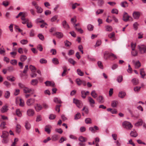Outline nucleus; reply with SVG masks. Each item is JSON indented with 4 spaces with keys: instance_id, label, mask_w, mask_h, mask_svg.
<instances>
[{
    "instance_id": "nucleus-40",
    "label": "nucleus",
    "mask_w": 146,
    "mask_h": 146,
    "mask_svg": "<svg viewBox=\"0 0 146 146\" xmlns=\"http://www.w3.org/2000/svg\"><path fill=\"white\" fill-rule=\"evenodd\" d=\"M10 93L9 91H6L4 97L6 98H9Z\"/></svg>"
},
{
    "instance_id": "nucleus-29",
    "label": "nucleus",
    "mask_w": 146,
    "mask_h": 146,
    "mask_svg": "<svg viewBox=\"0 0 146 146\" xmlns=\"http://www.w3.org/2000/svg\"><path fill=\"white\" fill-rule=\"evenodd\" d=\"M106 30L107 31H111L113 29L111 26L109 25H107L105 26Z\"/></svg>"
},
{
    "instance_id": "nucleus-50",
    "label": "nucleus",
    "mask_w": 146,
    "mask_h": 146,
    "mask_svg": "<svg viewBox=\"0 0 146 146\" xmlns=\"http://www.w3.org/2000/svg\"><path fill=\"white\" fill-rule=\"evenodd\" d=\"M104 10L102 9H99L96 12V14L97 15L99 14H101L103 13Z\"/></svg>"
},
{
    "instance_id": "nucleus-32",
    "label": "nucleus",
    "mask_w": 146,
    "mask_h": 146,
    "mask_svg": "<svg viewBox=\"0 0 146 146\" xmlns=\"http://www.w3.org/2000/svg\"><path fill=\"white\" fill-rule=\"evenodd\" d=\"M123 80V76L122 75H120L118 76L117 79V80L119 83L121 82Z\"/></svg>"
},
{
    "instance_id": "nucleus-22",
    "label": "nucleus",
    "mask_w": 146,
    "mask_h": 146,
    "mask_svg": "<svg viewBox=\"0 0 146 146\" xmlns=\"http://www.w3.org/2000/svg\"><path fill=\"white\" fill-rule=\"evenodd\" d=\"M79 141L81 142H85L87 140V139L86 138L82 136H80L78 138Z\"/></svg>"
},
{
    "instance_id": "nucleus-25",
    "label": "nucleus",
    "mask_w": 146,
    "mask_h": 146,
    "mask_svg": "<svg viewBox=\"0 0 146 146\" xmlns=\"http://www.w3.org/2000/svg\"><path fill=\"white\" fill-rule=\"evenodd\" d=\"M8 110L7 106H3L1 109V111L2 113L6 112Z\"/></svg>"
},
{
    "instance_id": "nucleus-47",
    "label": "nucleus",
    "mask_w": 146,
    "mask_h": 146,
    "mask_svg": "<svg viewBox=\"0 0 146 146\" xmlns=\"http://www.w3.org/2000/svg\"><path fill=\"white\" fill-rule=\"evenodd\" d=\"M17 60L14 59L11 60L10 61V63L13 65H15L17 64Z\"/></svg>"
},
{
    "instance_id": "nucleus-12",
    "label": "nucleus",
    "mask_w": 146,
    "mask_h": 146,
    "mask_svg": "<svg viewBox=\"0 0 146 146\" xmlns=\"http://www.w3.org/2000/svg\"><path fill=\"white\" fill-rule=\"evenodd\" d=\"M97 100L100 103H103L104 101V98L101 96H99L97 98Z\"/></svg>"
},
{
    "instance_id": "nucleus-53",
    "label": "nucleus",
    "mask_w": 146,
    "mask_h": 146,
    "mask_svg": "<svg viewBox=\"0 0 146 146\" xmlns=\"http://www.w3.org/2000/svg\"><path fill=\"white\" fill-rule=\"evenodd\" d=\"M52 139L53 141H56L58 139V136L56 135H54L52 136Z\"/></svg>"
},
{
    "instance_id": "nucleus-18",
    "label": "nucleus",
    "mask_w": 146,
    "mask_h": 146,
    "mask_svg": "<svg viewBox=\"0 0 146 146\" xmlns=\"http://www.w3.org/2000/svg\"><path fill=\"white\" fill-rule=\"evenodd\" d=\"M121 6L124 8L127 7L128 6V4L126 1H124L121 3Z\"/></svg>"
},
{
    "instance_id": "nucleus-11",
    "label": "nucleus",
    "mask_w": 146,
    "mask_h": 146,
    "mask_svg": "<svg viewBox=\"0 0 146 146\" xmlns=\"http://www.w3.org/2000/svg\"><path fill=\"white\" fill-rule=\"evenodd\" d=\"M51 127V126L50 125H46L45 126L44 130L48 133H50V129Z\"/></svg>"
},
{
    "instance_id": "nucleus-7",
    "label": "nucleus",
    "mask_w": 146,
    "mask_h": 146,
    "mask_svg": "<svg viewBox=\"0 0 146 146\" xmlns=\"http://www.w3.org/2000/svg\"><path fill=\"white\" fill-rule=\"evenodd\" d=\"M27 113L29 116H32L34 115L35 113V111L33 110L30 109L27 110Z\"/></svg>"
},
{
    "instance_id": "nucleus-52",
    "label": "nucleus",
    "mask_w": 146,
    "mask_h": 146,
    "mask_svg": "<svg viewBox=\"0 0 146 146\" xmlns=\"http://www.w3.org/2000/svg\"><path fill=\"white\" fill-rule=\"evenodd\" d=\"M3 138V139L2 140V142L3 143H7L8 141V137H2Z\"/></svg>"
},
{
    "instance_id": "nucleus-33",
    "label": "nucleus",
    "mask_w": 146,
    "mask_h": 146,
    "mask_svg": "<svg viewBox=\"0 0 146 146\" xmlns=\"http://www.w3.org/2000/svg\"><path fill=\"white\" fill-rule=\"evenodd\" d=\"M25 126L27 130H29L31 128L30 124L27 121L25 122Z\"/></svg>"
},
{
    "instance_id": "nucleus-9",
    "label": "nucleus",
    "mask_w": 146,
    "mask_h": 146,
    "mask_svg": "<svg viewBox=\"0 0 146 146\" xmlns=\"http://www.w3.org/2000/svg\"><path fill=\"white\" fill-rule=\"evenodd\" d=\"M53 35H55L58 38H62L63 36V34L60 32H56L53 34Z\"/></svg>"
},
{
    "instance_id": "nucleus-35",
    "label": "nucleus",
    "mask_w": 146,
    "mask_h": 146,
    "mask_svg": "<svg viewBox=\"0 0 146 146\" xmlns=\"http://www.w3.org/2000/svg\"><path fill=\"white\" fill-rule=\"evenodd\" d=\"M52 62L55 64H59L58 60L56 58H54L52 60Z\"/></svg>"
},
{
    "instance_id": "nucleus-60",
    "label": "nucleus",
    "mask_w": 146,
    "mask_h": 146,
    "mask_svg": "<svg viewBox=\"0 0 146 146\" xmlns=\"http://www.w3.org/2000/svg\"><path fill=\"white\" fill-rule=\"evenodd\" d=\"M40 62L41 64H46L47 63V60L45 59L41 58L40 60Z\"/></svg>"
},
{
    "instance_id": "nucleus-14",
    "label": "nucleus",
    "mask_w": 146,
    "mask_h": 146,
    "mask_svg": "<svg viewBox=\"0 0 146 146\" xmlns=\"http://www.w3.org/2000/svg\"><path fill=\"white\" fill-rule=\"evenodd\" d=\"M62 25L63 27L66 29H68L69 28V26L65 20L62 22Z\"/></svg>"
},
{
    "instance_id": "nucleus-16",
    "label": "nucleus",
    "mask_w": 146,
    "mask_h": 146,
    "mask_svg": "<svg viewBox=\"0 0 146 146\" xmlns=\"http://www.w3.org/2000/svg\"><path fill=\"white\" fill-rule=\"evenodd\" d=\"M35 108L36 111H38L42 109V107L40 105L37 104Z\"/></svg>"
},
{
    "instance_id": "nucleus-34",
    "label": "nucleus",
    "mask_w": 146,
    "mask_h": 146,
    "mask_svg": "<svg viewBox=\"0 0 146 146\" xmlns=\"http://www.w3.org/2000/svg\"><path fill=\"white\" fill-rule=\"evenodd\" d=\"M143 123V121L142 120H139L135 124V125L138 127L141 125Z\"/></svg>"
},
{
    "instance_id": "nucleus-23",
    "label": "nucleus",
    "mask_w": 146,
    "mask_h": 146,
    "mask_svg": "<svg viewBox=\"0 0 146 146\" xmlns=\"http://www.w3.org/2000/svg\"><path fill=\"white\" fill-rule=\"evenodd\" d=\"M130 135L131 136L133 137H136L137 136V134L135 130L131 131Z\"/></svg>"
},
{
    "instance_id": "nucleus-37",
    "label": "nucleus",
    "mask_w": 146,
    "mask_h": 146,
    "mask_svg": "<svg viewBox=\"0 0 146 146\" xmlns=\"http://www.w3.org/2000/svg\"><path fill=\"white\" fill-rule=\"evenodd\" d=\"M27 59V56L24 55H21L20 56V60L22 62L24 61Z\"/></svg>"
},
{
    "instance_id": "nucleus-31",
    "label": "nucleus",
    "mask_w": 146,
    "mask_h": 146,
    "mask_svg": "<svg viewBox=\"0 0 146 146\" xmlns=\"http://www.w3.org/2000/svg\"><path fill=\"white\" fill-rule=\"evenodd\" d=\"M7 79L8 80L11 82H13L15 80V78L14 77L12 76H7Z\"/></svg>"
},
{
    "instance_id": "nucleus-58",
    "label": "nucleus",
    "mask_w": 146,
    "mask_h": 146,
    "mask_svg": "<svg viewBox=\"0 0 146 146\" xmlns=\"http://www.w3.org/2000/svg\"><path fill=\"white\" fill-rule=\"evenodd\" d=\"M66 140L67 139L66 138L64 137H62L60 139L59 142L60 143H62L64 141H66Z\"/></svg>"
},
{
    "instance_id": "nucleus-24",
    "label": "nucleus",
    "mask_w": 146,
    "mask_h": 146,
    "mask_svg": "<svg viewBox=\"0 0 146 146\" xmlns=\"http://www.w3.org/2000/svg\"><path fill=\"white\" fill-rule=\"evenodd\" d=\"M89 93V91H87L85 92L84 90H82L81 92V96L83 98H86V96H84V94H85V95H87Z\"/></svg>"
},
{
    "instance_id": "nucleus-19",
    "label": "nucleus",
    "mask_w": 146,
    "mask_h": 146,
    "mask_svg": "<svg viewBox=\"0 0 146 146\" xmlns=\"http://www.w3.org/2000/svg\"><path fill=\"white\" fill-rule=\"evenodd\" d=\"M125 93L123 91L119 92L118 94L119 97L121 98H123L125 96Z\"/></svg>"
},
{
    "instance_id": "nucleus-51",
    "label": "nucleus",
    "mask_w": 146,
    "mask_h": 146,
    "mask_svg": "<svg viewBox=\"0 0 146 146\" xmlns=\"http://www.w3.org/2000/svg\"><path fill=\"white\" fill-rule=\"evenodd\" d=\"M29 68L30 69L31 71L33 72H35V71L36 69L35 66L32 65H30L29 66Z\"/></svg>"
},
{
    "instance_id": "nucleus-48",
    "label": "nucleus",
    "mask_w": 146,
    "mask_h": 146,
    "mask_svg": "<svg viewBox=\"0 0 146 146\" xmlns=\"http://www.w3.org/2000/svg\"><path fill=\"white\" fill-rule=\"evenodd\" d=\"M82 80H80L79 78H77L76 80V82L78 85L80 86L82 84Z\"/></svg>"
},
{
    "instance_id": "nucleus-30",
    "label": "nucleus",
    "mask_w": 146,
    "mask_h": 146,
    "mask_svg": "<svg viewBox=\"0 0 146 146\" xmlns=\"http://www.w3.org/2000/svg\"><path fill=\"white\" fill-rule=\"evenodd\" d=\"M31 83L33 85H36L38 84V81L37 79H33L31 80Z\"/></svg>"
},
{
    "instance_id": "nucleus-39",
    "label": "nucleus",
    "mask_w": 146,
    "mask_h": 146,
    "mask_svg": "<svg viewBox=\"0 0 146 146\" xmlns=\"http://www.w3.org/2000/svg\"><path fill=\"white\" fill-rule=\"evenodd\" d=\"M91 96L94 98H96L97 96V94L96 93L95 90H93L91 93Z\"/></svg>"
},
{
    "instance_id": "nucleus-42",
    "label": "nucleus",
    "mask_w": 146,
    "mask_h": 146,
    "mask_svg": "<svg viewBox=\"0 0 146 146\" xmlns=\"http://www.w3.org/2000/svg\"><path fill=\"white\" fill-rule=\"evenodd\" d=\"M81 115L79 113H77L75 115L74 117V119L76 120L80 119L81 117Z\"/></svg>"
},
{
    "instance_id": "nucleus-6",
    "label": "nucleus",
    "mask_w": 146,
    "mask_h": 146,
    "mask_svg": "<svg viewBox=\"0 0 146 146\" xmlns=\"http://www.w3.org/2000/svg\"><path fill=\"white\" fill-rule=\"evenodd\" d=\"M35 102V99L33 98H30L28 99L27 101V104L29 106H31L33 105Z\"/></svg>"
},
{
    "instance_id": "nucleus-45",
    "label": "nucleus",
    "mask_w": 146,
    "mask_h": 146,
    "mask_svg": "<svg viewBox=\"0 0 146 146\" xmlns=\"http://www.w3.org/2000/svg\"><path fill=\"white\" fill-rule=\"evenodd\" d=\"M139 25V24L137 22H135L133 24V26L135 30H137Z\"/></svg>"
},
{
    "instance_id": "nucleus-3",
    "label": "nucleus",
    "mask_w": 146,
    "mask_h": 146,
    "mask_svg": "<svg viewBox=\"0 0 146 146\" xmlns=\"http://www.w3.org/2000/svg\"><path fill=\"white\" fill-rule=\"evenodd\" d=\"M73 102L77 106V107L79 108H81L82 106V103L79 100L74 99Z\"/></svg>"
},
{
    "instance_id": "nucleus-59",
    "label": "nucleus",
    "mask_w": 146,
    "mask_h": 146,
    "mask_svg": "<svg viewBox=\"0 0 146 146\" xmlns=\"http://www.w3.org/2000/svg\"><path fill=\"white\" fill-rule=\"evenodd\" d=\"M18 141V139L17 138H15L14 140V141L11 145V146H16L15 145L16 144V142Z\"/></svg>"
},
{
    "instance_id": "nucleus-43",
    "label": "nucleus",
    "mask_w": 146,
    "mask_h": 146,
    "mask_svg": "<svg viewBox=\"0 0 146 146\" xmlns=\"http://www.w3.org/2000/svg\"><path fill=\"white\" fill-rule=\"evenodd\" d=\"M58 15H55L52 17L50 21L51 22H54L58 18Z\"/></svg>"
},
{
    "instance_id": "nucleus-46",
    "label": "nucleus",
    "mask_w": 146,
    "mask_h": 146,
    "mask_svg": "<svg viewBox=\"0 0 146 146\" xmlns=\"http://www.w3.org/2000/svg\"><path fill=\"white\" fill-rule=\"evenodd\" d=\"M132 82L133 84L135 85H137L139 83L138 80L135 78L133 79L132 80Z\"/></svg>"
},
{
    "instance_id": "nucleus-4",
    "label": "nucleus",
    "mask_w": 146,
    "mask_h": 146,
    "mask_svg": "<svg viewBox=\"0 0 146 146\" xmlns=\"http://www.w3.org/2000/svg\"><path fill=\"white\" fill-rule=\"evenodd\" d=\"M138 47L141 54L146 52V46L138 45Z\"/></svg>"
},
{
    "instance_id": "nucleus-21",
    "label": "nucleus",
    "mask_w": 146,
    "mask_h": 146,
    "mask_svg": "<svg viewBox=\"0 0 146 146\" xmlns=\"http://www.w3.org/2000/svg\"><path fill=\"white\" fill-rule=\"evenodd\" d=\"M15 131L16 133H19L21 131V125L19 124H17L16 128V130Z\"/></svg>"
},
{
    "instance_id": "nucleus-41",
    "label": "nucleus",
    "mask_w": 146,
    "mask_h": 146,
    "mask_svg": "<svg viewBox=\"0 0 146 146\" xmlns=\"http://www.w3.org/2000/svg\"><path fill=\"white\" fill-rule=\"evenodd\" d=\"M68 61L73 65H74L76 63V62L73 59L71 58L68 59Z\"/></svg>"
},
{
    "instance_id": "nucleus-1",
    "label": "nucleus",
    "mask_w": 146,
    "mask_h": 146,
    "mask_svg": "<svg viewBox=\"0 0 146 146\" xmlns=\"http://www.w3.org/2000/svg\"><path fill=\"white\" fill-rule=\"evenodd\" d=\"M122 125L123 127L129 129H131L133 127V125L127 121H124L122 123Z\"/></svg>"
},
{
    "instance_id": "nucleus-2",
    "label": "nucleus",
    "mask_w": 146,
    "mask_h": 146,
    "mask_svg": "<svg viewBox=\"0 0 146 146\" xmlns=\"http://www.w3.org/2000/svg\"><path fill=\"white\" fill-rule=\"evenodd\" d=\"M106 55H108V56H110V57H112L114 58V59L117 58V57L115 54L112 53H109L108 52L106 51L104 54V58L106 59H107L108 58V57L106 56Z\"/></svg>"
},
{
    "instance_id": "nucleus-54",
    "label": "nucleus",
    "mask_w": 146,
    "mask_h": 146,
    "mask_svg": "<svg viewBox=\"0 0 146 146\" xmlns=\"http://www.w3.org/2000/svg\"><path fill=\"white\" fill-rule=\"evenodd\" d=\"M98 1V4L100 6H102L104 3L103 0H97Z\"/></svg>"
},
{
    "instance_id": "nucleus-26",
    "label": "nucleus",
    "mask_w": 146,
    "mask_h": 146,
    "mask_svg": "<svg viewBox=\"0 0 146 146\" xmlns=\"http://www.w3.org/2000/svg\"><path fill=\"white\" fill-rule=\"evenodd\" d=\"M118 102L117 101H113L111 103V106L113 108L116 107L117 106Z\"/></svg>"
},
{
    "instance_id": "nucleus-55",
    "label": "nucleus",
    "mask_w": 146,
    "mask_h": 146,
    "mask_svg": "<svg viewBox=\"0 0 146 146\" xmlns=\"http://www.w3.org/2000/svg\"><path fill=\"white\" fill-rule=\"evenodd\" d=\"M16 113L17 115L19 116V117H21V116L22 115V114L20 111L19 109H17L16 110Z\"/></svg>"
},
{
    "instance_id": "nucleus-36",
    "label": "nucleus",
    "mask_w": 146,
    "mask_h": 146,
    "mask_svg": "<svg viewBox=\"0 0 146 146\" xmlns=\"http://www.w3.org/2000/svg\"><path fill=\"white\" fill-rule=\"evenodd\" d=\"M94 28V26L91 24H89L88 25L87 28L89 31H93Z\"/></svg>"
},
{
    "instance_id": "nucleus-61",
    "label": "nucleus",
    "mask_w": 146,
    "mask_h": 146,
    "mask_svg": "<svg viewBox=\"0 0 146 146\" xmlns=\"http://www.w3.org/2000/svg\"><path fill=\"white\" fill-rule=\"evenodd\" d=\"M4 84L8 88L10 87L11 85V84L7 81H5L4 82Z\"/></svg>"
},
{
    "instance_id": "nucleus-44",
    "label": "nucleus",
    "mask_w": 146,
    "mask_h": 146,
    "mask_svg": "<svg viewBox=\"0 0 146 146\" xmlns=\"http://www.w3.org/2000/svg\"><path fill=\"white\" fill-rule=\"evenodd\" d=\"M140 74L141 76V77L143 78L145 76V72L143 69H141L140 70Z\"/></svg>"
},
{
    "instance_id": "nucleus-64",
    "label": "nucleus",
    "mask_w": 146,
    "mask_h": 146,
    "mask_svg": "<svg viewBox=\"0 0 146 146\" xmlns=\"http://www.w3.org/2000/svg\"><path fill=\"white\" fill-rule=\"evenodd\" d=\"M28 41L27 40L25 39L21 40L20 41V43L23 44H26L28 43Z\"/></svg>"
},
{
    "instance_id": "nucleus-63",
    "label": "nucleus",
    "mask_w": 146,
    "mask_h": 146,
    "mask_svg": "<svg viewBox=\"0 0 146 146\" xmlns=\"http://www.w3.org/2000/svg\"><path fill=\"white\" fill-rule=\"evenodd\" d=\"M38 36L40 40H44V36L42 34H39L38 35Z\"/></svg>"
},
{
    "instance_id": "nucleus-20",
    "label": "nucleus",
    "mask_w": 146,
    "mask_h": 146,
    "mask_svg": "<svg viewBox=\"0 0 146 146\" xmlns=\"http://www.w3.org/2000/svg\"><path fill=\"white\" fill-rule=\"evenodd\" d=\"M35 8L36 9V11L37 13H41L42 12L43 9L40 7L38 6H36Z\"/></svg>"
},
{
    "instance_id": "nucleus-8",
    "label": "nucleus",
    "mask_w": 146,
    "mask_h": 146,
    "mask_svg": "<svg viewBox=\"0 0 146 146\" xmlns=\"http://www.w3.org/2000/svg\"><path fill=\"white\" fill-rule=\"evenodd\" d=\"M44 83L46 86H51L52 87H54L55 86L54 83L51 81H47L45 82Z\"/></svg>"
},
{
    "instance_id": "nucleus-38",
    "label": "nucleus",
    "mask_w": 146,
    "mask_h": 146,
    "mask_svg": "<svg viewBox=\"0 0 146 146\" xmlns=\"http://www.w3.org/2000/svg\"><path fill=\"white\" fill-rule=\"evenodd\" d=\"M85 122L86 123L91 124L92 123V119L90 118H86L85 120Z\"/></svg>"
},
{
    "instance_id": "nucleus-5",
    "label": "nucleus",
    "mask_w": 146,
    "mask_h": 146,
    "mask_svg": "<svg viewBox=\"0 0 146 146\" xmlns=\"http://www.w3.org/2000/svg\"><path fill=\"white\" fill-rule=\"evenodd\" d=\"M131 18V21H133V19L132 18L130 17L128 14L126 12H124V14L123 16V20L125 21L126 22L129 19V18Z\"/></svg>"
},
{
    "instance_id": "nucleus-15",
    "label": "nucleus",
    "mask_w": 146,
    "mask_h": 146,
    "mask_svg": "<svg viewBox=\"0 0 146 146\" xmlns=\"http://www.w3.org/2000/svg\"><path fill=\"white\" fill-rule=\"evenodd\" d=\"M9 135V133L8 132L3 131L2 132V135L1 136V137H8Z\"/></svg>"
},
{
    "instance_id": "nucleus-17",
    "label": "nucleus",
    "mask_w": 146,
    "mask_h": 146,
    "mask_svg": "<svg viewBox=\"0 0 146 146\" xmlns=\"http://www.w3.org/2000/svg\"><path fill=\"white\" fill-rule=\"evenodd\" d=\"M133 62L135 63V68L137 69L139 68L141 66L140 63L139 61H138L135 62L134 60H133Z\"/></svg>"
},
{
    "instance_id": "nucleus-57",
    "label": "nucleus",
    "mask_w": 146,
    "mask_h": 146,
    "mask_svg": "<svg viewBox=\"0 0 146 146\" xmlns=\"http://www.w3.org/2000/svg\"><path fill=\"white\" fill-rule=\"evenodd\" d=\"M64 42L65 45L66 46H70L71 44V43L67 40L65 41Z\"/></svg>"
},
{
    "instance_id": "nucleus-28",
    "label": "nucleus",
    "mask_w": 146,
    "mask_h": 146,
    "mask_svg": "<svg viewBox=\"0 0 146 146\" xmlns=\"http://www.w3.org/2000/svg\"><path fill=\"white\" fill-rule=\"evenodd\" d=\"M23 90L24 92L25 93H30L31 92L32 90L31 89H30L27 87H25L23 89Z\"/></svg>"
},
{
    "instance_id": "nucleus-56",
    "label": "nucleus",
    "mask_w": 146,
    "mask_h": 146,
    "mask_svg": "<svg viewBox=\"0 0 146 146\" xmlns=\"http://www.w3.org/2000/svg\"><path fill=\"white\" fill-rule=\"evenodd\" d=\"M78 74L80 76H83L84 75V73L81 71V70L78 69L77 70Z\"/></svg>"
},
{
    "instance_id": "nucleus-62",
    "label": "nucleus",
    "mask_w": 146,
    "mask_h": 146,
    "mask_svg": "<svg viewBox=\"0 0 146 146\" xmlns=\"http://www.w3.org/2000/svg\"><path fill=\"white\" fill-rule=\"evenodd\" d=\"M56 117V115L53 114H50L49 117V118L50 119H54Z\"/></svg>"
},
{
    "instance_id": "nucleus-27",
    "label": "nucleus",
    "mask_w": 146,
    "mask_h": 146,
    "mask_svg": "<svg viewBox=\"0 0 146 146\" xmlns=\"http://www.w3.org/2000/svg\"><path fill=\"white\" fill-rule=\"evenodd\" d=\"M54 102L57 104H61L62 102L60 99L57 98H54Z\"/></svg>"
},
{
    "instance_id": "nucleus-13",
    "label": "nucleus",
    "mask_w": 146,
    "mask_h": 146,
    "mask_svg": "<svg viewBox=\"0 0 146 146\" xmlns=\"http://www.w3.org/2000/svg\"><path fill=\"white\" fill-rule=\"evenodd\" d=\"M98 129L99 128L96 126H94V128L92 127H90L89 128V130L93 133H94L95 132L96 130H98Z\"/></svg>"
},
{
    "instance_id": "nucleus-49",
    "label": "nucleus",
    "mask_w": 146,
    "mask_h": 146,
    "mask_svg": "<svg viewBox=\"0 0 146 146\" xmlns=\"http://www.w3.org/2000/svg\"><path fill=\"white\" fill-rule=\"evenodd\" d=\"M88 101L91 104H94L95 103L94 100L91 97H88Z\"/></svg>"
},
{
    "instance_id": "nucleus-10",
    "label": "nucleus",
    "mask_w": 146,
    "mask_h": 146,
    "mask_svg": "<svg viewBox=\"0 0 146 146\" xmlns=\"http://www.w3.org/2000/svg\"><path fill=\"white\" fill-rule=\"evenodd\" d=\"M133 17L135 19H138L139 17L140 13L138 12H134L133 13Z\"/></svg>"
}]
</instances>
